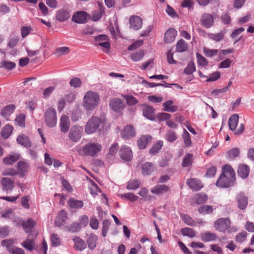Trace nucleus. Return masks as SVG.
I'll return each mask as SVG.
<instances>
[{
	"label": "nucleus",
	"instance_id": "1",
	"mask_svg": "<svg viewBox=\"0 0 254 254\" xmlns=\"http://www.w3.org/2000/svg\"><path fill=\"white\" fill-rule=\"evenodd\" d=\"M100 99V96L97 92L88 91L84 95L83 106L86 110L93 111L98 106Z\"/></svg>",
	"mask_w": 254,
	"mask_h": 254
},
{
	"label": "nucleus",
	"instance_id": "2",
	"mask_svg": "<svg viewBox=\"0 0 254 254\" xmlns=\"http://www.w3.org/2000/svg\"><path fill=\"white\" fill-rule=\"evenodd\" d=\"M231 222L228 218H221L216 220L214 224L216 230L223 233H232L237 231L234 226H231Z\"/></svg>",
	"mask_w": 254,
	"mask_h": 254
},
{
	"label": "nucleus",
	"instance_id": "3",
	"mask_svg": "<svg viewBox=\"0 0 254 254\" xmlns=\"http://www.w3.org/2000/svg\"><path fill=\"white\" fill-rule=\"evenodd\" d=\"M102 148L101 144L96 142H90L84 147L78 149V152L80 155L94 156L99 152Z\"/></svg>",
	"mask_w": 254,
	"mask_h": 254
},
{
	"label": "nucleus",
	"instance_id": "4",
	"mask_svg": "<svg viewBox=\"0 0 254 254\" xmlns=\"http://www.w3.org/2000/svg\"><path fill=\"white\" fill-rule=\"evenodd\" d=\"M104 125V122L100 118L93 116L87 121L85 126V131L87 134H91L98 129L101 130Z\"/></svg>",
	"mask_w": 254,
	"mask_h": 254
},
{
	"label": "nucleus",
	"instance_id": "5",
	"mask_svg": "<svg viewBox=\"0 0 254 254\" xmlns=\"http://www.w3.org/2000/svg\"><path fill=\"white\" fill-rule=\"evenodd\" d=\"M45 120L46 124L48 127H55L57 122V113L55 109H48L45 113Z\"/></svg>",
	"mask_w": 254,
	"mask_h": 254
},
{
	"label": "nucleus",
	"instance_id": "6",
	"mask_svg": "<svg viewBox=\"0 0 254 254\" xmlns=\"http://www.w3.org/2000/svg\"><path fill=\"white\" fill-rule=\"evenodd\" d=\"M83 128L81 127L74 126L69 130L68 137L73 142H77L81 137Z\"/></svg>",
	"mask_w": 254,
	"mask_h": 254
},
{
	"label": "nucleus",
	"instance_id": "7",
	"mask_svg": "<svg viewBox=\"0 0 254 254\" xmlns=\"http://www.w3.org/2000/svg\"><path fill=\"white\" fill-rule=\"evenodd\" d=\"M235 181V178L221 175L216 183V185L219 188H229L234 185Z\"/></svg>",
	"mask_w": 254,
	"mask_h": 254
},
{
	"label": "nucleus",
	"instance_id": "8",
	"mask_svg": "<svg viewBox=\"0 0 254 254\" xmlns=\"http://www.w3.org/2000/svg\"><path fill=\"white\" fill-rule=\"evenodd\" d=\"M214 17L210 13H204L202 14L200 21L201 24L206 28L211 27L214 23Z\"/></svg>",
	"mask_w": 254,
	"mask_h": 254
},
{
	"label": "nucleus",
	"instance_id": "9",
	"mask_svg": "<svg viewBox=\"0 0 254 254\" xmlns=\"http://www.w3.org/2000/svg\"><path fill=\"white\" fill-rule=\"evenodd\" d=\"M121 158L126 161H129L132 158V153L131 149L127 146H123L119 151Z\"/></svg>",
	"mask_w": 254,
	"mask_h": 254
},
{
	"label": "nucleus",
	"instance_id": "10",
	"mask_svg": "<svg viewBox=\"0 0 254 254\" xmlns=\"http://www.w3.org/2000/svg\"><path fill=\"white\" fill-rule=\"evenodd\" d=\"M109 106L112 110L116 112H119L125 108L124 104L122 100L117 98H113L110 100Z\"/></svg>",
	"mask_w": 254,
	"mask_h": 254
},
{
	"label": "nucleus",
	"instance_id": "11",
	"mask_svg": "<svg viewBox=\"0 0 254 254\" xmlns=\"http://www.w3.org/2000/svg\"><path fill=\"white\" fill-rule=\"evenodd\" d=\"M37 236V232H34L33 235L29 234L28 238L21 244L22 246L29 251L33 250L35 247L34 240Z\"/></svg>",
	"mask_w": 254,
	"mask_h": 254
},
{
	"label": "nucleus",
	"instance_id": "12",
	"mask_svg": "<svg viewBox=\"0 0 254 254\" xmlns=\"http://www.w3.org/2000/svg\"><path fill=\"white\" fill-rule=\"evenodd\" d=\"M129 20L130 28L134 30H138L142 27V20L139 16L136 15L131 16L130 17Z\"/></svg>",
	"mask_w": 254,
	"mask_h": 254
},
{
	"label": "nucleus",
	"instance_id": "13",
	"mask_svg": "<svg viewBox=\"0 0 254 254\" xmlns=\"http://www.w3.org/2000/svg\"><path fill=\"white\" fill-rule=\"evenodd\" d=\"M200 237L202 241L207 243L215 241L217 238V235L215 233L205 231L200 233Z\"/></svg>",
	"mask_w": 254,
	"mask_h": 254
},
{
	"label": "nucleus",
	"instance_id": "14",
	"mask_svg": "<svg viewBox=\"0 0 254 254\" xmlns=\"http://www.w3.org/2000/svg\"><path fill=\"white\" fill-rule=\"evenodd\" d=\"M60 127L63 133H66L70 127V121L68 117L62 115L60 119Z\"/></svg>",
	"mask_w": 254,
	"mask_h": 254
},
{
	"label": "nucleus",
	"instance_id": "15",
	"mask_svg": "<svg viewBox=\"0 0 254 254\" xmlns=\"http://www.w3.org/2000/svg\"><path fill=\"white\" fill-rule=\"evenodd\" d=\"M177 31L173 28L168 29L164 35V41L166 43H171L173 42L177 36Z\"/></svg>",
	"mask_w": 254,
	"mask_h": 254
},
{
	"label": "nucleus",
	"instance_id": "16",
	"mask_svg": "<svg viewBox=\"0 0 254 254\" xmlns=\"http://www.w3.org/2000/svg\"><path fill=\"white\" fill-rule=\"evenodd\" d=\"M135 135V131L133 127L130 125L126 126L121 132L122 137L125 139H128Z\"/></svg>",
	"mask_w": 254,
	"mask_h": 254
},
{
	"label": "nucleus",
	"instance_id": "17",
	"mask_svg": "<svg viewBox=\"0 0 254 254\" xmlns=\"http://www.w3.org/2000/svg\"><path fill=\"white\" fill-rule=\"evenodd\" d=\"M72 20L77 23H83L86 21L87 13L81 11H77L73 14Z\"/></svg>",
	"mask_w": 254,
	"mask_h": 254
},
{
	"label": "nucleus",
	"instance_id": "18",
	"mask_svg": "<svg viewBox=\"0 0 254 254\" xmlns=\"http://www.w3.org/2000/svg\"><path fill=\"white\" fill-rule=\"evenodd\" d=\"M187 184L191 189L195 191L199 190L203 187L200 181L196 179H188Z\"/></svg>",
	"mask_w": 254,
	"mask_h": 254
},
{
	"label": "nucleus",
	"instance_id": "19",
	"mask_svg": "<svg viewBox=\"0 0 254 254\" xmlns=\"http://www.w3.org/2000/svg\"><path fill=\"white\" fill-rule=\"evenodd\" d=\"M169 190V187L165 185H157L151 190V192L156 195H162Z\"/></svg>",
	"mask_w": 254,
	"mask_h": 254
},
{
	"label": "nucleus",
	"instance_id": "20",
	"mask_svg": "<svg viewBox=\"0 0 254 254\" xmlns=\"http://www.w3.org/2000/svg\"><path fill=\"white\" fill-rule=\"evenodd\" d=\"M35 225V222L32 219H29L26 222H23L22 223V226L25 231L26 233H28L29 234H31V235H33L34 232H36L32 230Z\"/></svg>",
	"mask_w": 254,
	"mask_h": 254
},
{
	"label": "nucleus",
	"instance_id": "21",
	"mask_svg": "<svg viewBox=\"0 0 254 254\" xmlns=\"http://www.w3.org/2000/svg\"><path fill=\"white\" fill-rule=\"evenodd\" d=\"M237 200L239 208L242 210L245 209L248 205V198L241 192L237 195Z\"/></svg>",
	"mask_w": 254,
	"mask_h": 254
},
{
	"label": "nucleus",
	"instance_id": "22",
	"mask_svg": "<svg viewBox=\"0 0 254 254\" xmlns=\"http://www.w3.org/2000/svg\"><path fill=\"white\" fill-rule=\"evenodd\" d=\"M67 217L66 212L64 210L61 211L55 220L56 225L60 227L64 225Z\"/></svg>",
	"mask_w": 254,
	"mask_h": 254
},
{
	"label": "nucleus",
	"instance_id": "23",
	"mask_svg": "<svg viewBox=\"0 0 254 254\" xmlns=\"http://www.w3.org/2000/svg\"><path fill=\"white\" fill-rule=\"evenodd\" d=\"M154 170V165L150 162H146L141 166L142 173L144 176L149 175Z\"/></svg>",
	"mask_w": 254,
	"mask_h": 254
},
{
	"label": "nucleus",
	"instance_id": "24",
	"mask_svg": "<svg viewBox=\"0 0 254 254\" xmlns=\"http://www.w3.org/2000/svg\"><path fill=\"white\" fill-rule=\"evenodd\" d=\"M1 184L4 190L11 191L14 187V183L11 180L8 178H3L1 179Z\"/></svg>",
	"mask_w": 254,
	"mask_h": 254
},
{
	"label": "nucleus",
	"instance_id": "25",
	"mask_svg": "<svg viewBox=\"0 0 254 254\" xmlns=\"http://www.w3.org/2000/svg\"><path fill=\"white\" fill-rule=\"evenodd\" d=\"M174 101L172 100L167 101L164 103L162 105L164 110L166 112H169L171 113L175 112L178 110V107L177 106L173 105Z\"/></svg>",
	"mask_w": 254,
	"mask_h": 254
},
{
	"label": "nucleus",
	"instance_id": "26",
	"mask_svg": "<svg viewBox=\"0 0 254 254\" xmlns=\"http://www.w3.org/2000/svg\"><path fill=\"white\" fill-rule=\"evenodd\" d=\"M70 16L69 12L64 9H60L57 12V19L59 21H64L67 20Z\"/></svg>",
	"mask_w": 254,
	"mask_h": 254
},
{
	"label": "nucleus",
	"instance_id": "27",
	"mask_svg": "<svg viewBox=\"0 0 254 254\" xmlns=\"http://www.w3.org/2000/svg\"><path fill=\"white\" fill-rule=\"evenodd\" d=\"M239 176L243 179L247 178L249 174V167L247 165H241L238 169Z\"/></svg>",
	"mask_w": 254,
	"mask_h": 254
},
{
	"label": "nucleus",
	"instance_id": "28",
	"mask_svg": "<svg viewBox=\"0 0 254 254\" xmlns=\"http://www.w3.org/2000/svg\"><path fill=\"white\" fill-rule=\"evenodd\" d=\"M239 118L238 115L236 114H233L230 117L229 120L228 125L231 130L234 131L236 130L238 124Z\"/></svg>",
	"mask_w": 254,
	"mask_h": 254
},
{
	"label": "nucleus",
	"instance_id": "29",
	"mask_svg": "<svg viewBox=\"0 0 254 254\" xmlns=\"http://www.w3.org/2000/svg\"><path fill=\"white\" fill-rule=\"evenodd\" d=\"M143 115L148 119L152 120L153 119V114L154 110L153 108L149 105H145L142 109Z\"/></svg>",
	"mask_w": 254,
	"mask_h": 254
},
{
	"label": "nucleus",
	"instance_id": "30",
	"mask_svg": "<svg viewBox=\"0 0 254 254\" xmlns=\"http://www.w3.org/2000/svg\"><path fill=\"white\" fill-rule=\"evenodd\" d=\"M15 109V105H8L2 109L0 112V115L4 118L7 119L9 117V116L13 112Z\"/></svg>",
	"mask_w": 254,
	"mask_h": 254
},
{
	"label": "nucleus",
	"instance_id": "31",
	"mask_svg": "<svg viewBox=\"0 0 254 254\" xmlns=\"http://www.w3.org/2000/svg\"><path fill=\"white\" fill-rule=\"evenodd\" d=\"M20 158V155L17 153L11 154L3 159L2 162L5 165H11Z\"/></svg>",
	"mask_w": 254,
	"mask_h": 254
},
{
	"label": "nucleus",
	"instance_id": "32",
	"mask_svg": "<svg viewBox=\"0 0 254 254\" xmlns=\"http://www.w3.org/2000/svg\"><path fill=\"white\" fill-rule=\"evenodd\" d=\"M67 204L71 208L74 209L81 208L83 206L82 201L74 198L69 199L67 201Z\"/></svg>",
	"mask_w": 254,
	"mask_h": 254
},
{
	"label": "nucleus",
	"instance_id": "33",
	"mask_svg": "<svg viewBox=\"0 0 254 254\" xmlns=\"http://www.w3.org/2000/svg\"><path fill=\"white\" fill-rule=\"evenodd\" d=\"M221 175H224V176H228L230 178H235V172L231 166L229 164H226L223 167Z\"/></svg>",
	"mask_w": 254,
	"mask_h": 254
},
{
	"label": "nucleus",
	"instance_id": "34",
	"mask_svg": "<svg viewBox=\"0 0 254 254\" xmlns=\"http://www.w3.org/2000/svg\"><path fill=\"white\" fill-rule=\"evenodd\" d=\"M29 168L28 164L24 161H20L18 163V174L21 177H23L24 173L28 171Z\"/></svg>",
	"mask_w": 254,
	"mask_h": 254
},
{
	"label": "nucleus",
	"instance_id": "35",
	"mask_svg": "<svg viewBox=\"0 0 254 254\" xmlns=\"http://www.w3.org/2000/svg\"><path fill=\"white\" fill-rule=\"evenodd\" d=\"M17 141L19 144L26 147H29L31 146L29 138L25 135H19L17 138Z\"/></svg>",
	"mask_w": 254,
	"mask_h": 254
},
{
	"label": "nucleus",
	"instance_id": "36",
	"mask_svg": "<svg viewBox=\"0 0 254 254\" xmlns=\"http://www.w3.org/2000/svg\"><path fill=\"white\" fill-rule=\"evenodd\" d=\"M74 247L78 251H82L86 248L85 242L80 238L76 237L73 239Z\"/></svg>",
	"mask_w": 254,
	"mask_h": 254
},
{
	"label": "nucleus",
	"instance_id": "37",
	"mask_svg": "<svg viewBox=\"0 0 254 254\" xmlns=\"http://www.w3.org/2000/svg\"><path fill=\"white\" fill-rule=\"evenodd\" d=\"M13 130L12 126L7 125L5 126L1 131V134L3 138H7L11 134Z\"/></svg>",
	"mask_w": 254,
	"mask_h": 254
},
{
	"label": "nucleus",
	"instance_id": "38",
	"mask_svg": "<svg viewBox=\"0 0 254 254\" xmlns=\"http://www.w3.org/2000/svg\"><path fill=\"white\" fill-rule=\"evenodd\" d=\"M188 49V44L183 39L179 40L176 44V51L178 52H183Z\"/></svg>",
	"mask_w": 254,
	"mask_h": 254
},
{
	"label": "nucleus",
	"instance_id": "39",
	"mask_svg": "<svg viewBox=\"0 0 254 254\" xmlns=\"http://www.w3.org/2000/svg\"><path fill=\"white\" fill-rule=\"evenodd\" d=\"M182 234L184 236H187L190 238H194L195 235V232L191 228L185 227L181 230Z\"/></svg>",
	"mask_w": 254,
	"mask_h": 254
},
{
	"label": "nucleus",
	"instance_id": "40",
	"mask_svg": "<svg viewBox=\"0 0 254 254\" xmlns=\"http://www.w3.org/2000/svg\"><path fill=\"white\" fill-rule=\"evenodd\" d=\"M165 138L168 142H173L177 138V133L173 130H168L166 132Z\"/></svg>",
	"mask_w": 254,
	"mask_h": 254
},
{
	"label": "nucleus",
	"instance_id": "41",
	"mask_svg": "<svg viewBox=\"0 0 254 254\" xmlns=\"http://www.w3.org/2000/svg\"><path fill=\"white\" fill-rule=\"evenodd\" d=\"M182 137L186 147H190L191 144V141L189 133L185 129H184V132L182 134Z\"/></svg>",
	"mask_w": 254,
	"mask_h": 254
},
{
	"label": "nucleus",
	"instance_id": "42",
	"mask_svg": "<svg viewBox=\"0 0 254 254\" xmlns=\"http://www.w3.org/2000/svg\"><path fill=\"white\" fill-rule=\"evenodd\" d=\"M240 150L237 147L233 148L227 152L228 157L230 159H234L240 155Z\"/></svg>",
	"mask_w": 254,
	"mask_h": 254
},
{
	"label": "nucleus",
	"instance_id": "43",
	"mask_svg": "<svg viewBox=\"0 0 254 254\" xmlns=\"http://www.w3.org/2000/svg\"><path fill=\"white\" fill-rule=\"evenodd\" d=\"M163 144L162 141L160 140L156 143L154 144L149 150V153L154 155L157 153L158 151L162 148Z\"/></svg>",
	"mask_w": 254,
	"mask_h": 254
},
{
	"label": "nucleus",
	"instance_id": "44",
	"mask_svg": "<svg viewBox=\"0 0 254 254\" xmlns=\"http://www.w3.org/2000/svg\"><path fill=\"white\" fill-rule=\"evenodd\" d=\"M207 199V196L205 194H197L194 196L195 203L197 204L204 203Z\"/></svg>",
	"mask_w": 254,
	"mask_h": 254
},
{
	"label": "nucleus",
	"instance_id": "45",
	"mask_svg": "<svg viewBox=\"0 0 254 254\" xmlns=\"http://www.w3.org/2000/svg\"><path fill=\"white\" fill-rule=\"evenodd\" d=\"M25 115L23 114H21L17 116L15 119V124L19 127H25Z\"/></svg>",
	"mask_w": 254,
	"mask_h": 254
},
{
	"label": "nucleus",
	"instance_id": "46",
	"mask_svg": "<svg viewBox=\"0 0 254 254\" xmlns=\"http://www.w3.org/2000/svg\"><path fill=\"white\" fill-rule=\"evenodd\" d=\"M213 209L211 206L205 205L200 207L198 211L202 214H210L213 212Z\"/></svg>",
	"mask_w": 254,
	"mask_h": 254
},
{
	"label": "nucleus",
	"instance_id": "47",
	"mask_svg": "<svg viewBox=\"0 0 254 254\" xmlns=\"http://www.w3.org/2000/svg\"><path fill=\"white\" fill-rule=\"evenodd\" d=\"M16 64L14 62L3 61L0 63V68L4 67L7 70H11L14 68Z\"/></svg>",
	"mask_w": 254,
	"mask_h": 254
},
{
	"label": "nucleus",
	"instance_id": "48",
	"mask_svg": "<svg viewBox=\"0 0 254 254\" xmlns=\"http://www.w3.org/2000/svg\"><path fill=\"white\" fill-rule=\"evenodd\" d=\"M192 161V155L187 153L183 158L182 165L184 167H187L190 165Z\"/></svg>",
	"mask_w": 254,
	"mask_h": 254
},
{
	"label": "nucleus",
	"instance_id": "49",
	"mask_svg": "<svg viewBox=\"0 0 254 254\" xmlns=\"http://www.w3.org/2000/svg\"><path fill=\"white\" fill-rule=\"evenodd\" d=\"M144 55L143 51L138 50L131 55V58L134 62H137L141 60Z\"/></svg>",
	"mask_w": 254,
	"mask_h": 254
},
{
	"label": "nucleus",
	"instance_id": "50",
	"mask_svg": "<svg viewBox=\"0 0 254 254\" xmlns=\"http://www.w3.org/2000/svg\"><path fill=\"white\" fill-rule=\"evenodd\" d=\"M140 184V183L139 181L132 180L128 182L127 188L128 190H135L139 188Z\"/></svg>",
	"mask_w": 254,
	"mask_h": 254
},
{
	"label": "nucleus",
	"instance_id": "51",
	"mask_svg": "<svg viewBox=\"0 0 254 254\" xmlns=\"http://www.w3.org/2000/svg\"><path fill=\"white\" fill-rule=\"evenodd\" d=\"M148 143V138L147 136H143L140 137L137 141V145L139 149H144Z\"/></svg>",
	"mask_w": 254,
	"mask_h": 254
},
{
	"label": "nucleus",
	"instance_id": "52",
	"mask_svg": "<svg viewBox=\"0 0 254 254\" xmlns=\"http://www.w3.org/2000/svg\"><path fill=\"white\" fill-rule=\"evenodd\" d=\"M181 216L183 220L187 225L190 226H193L195 225V221L189 215L187 214H181Z\"/></svg>",
	"mask_w": 254,
	"mask_h": 254
},
{
	"label": "nucleus",
	"instance_id": "53",
	"mask_svg": "<svg viewBox=\"0 0 254 254\" xmlns=\"http://www.w3.org/2000/svg\"><path fill=\"white\" fill-rule=\"evenodd\" d=\"M195 70V66L193 62H191L189 63L188 66L184 70V72L188 74H192Z\"/></svg>",
	"mask_w": 254,
	"mask_h": 254
},
{
	"label": "nucleus",
	"instance_id": "54",
	"mask_svg": "<svg viewBox=\"0 0 254 254\" xmlns=\"http://www.w3.org/2000/svg\"><path fill=\"white\" fill-rule=\"evenodd\" d=\"M111 222L108 220H104L103 222L102 235L103 237H105L109 230Z\"/></svg>",
	"mask_w": 254,
	"mask_h": 254
},
{
	"label": "nucleus",
	"instance_id": "55",
	"mask_svg": "<svg viewBox=\"0 0 254 254\" xmlns=\"http://www.w3.org/2000/svg\"><path fill=\"white\" fill-rule=\"evenodd\" d=\"M121 197L125 198L131 201L134 202L138 199V197L137 195H134L133 193L128 192L121 194Z\"/></svg>",
	"mask_w": 254,
	"mask_h": 254
},
{
	"label": "nucleus",
	"instance_id": "56",
	"mask_svg": "<svg viewBox=\"0 0 254 254\" xmlns=\"http://www.w3.org/2000/svg\"><path fill=\"white\" fill-rule=\"evenodd\" d=\"M125 98L127 101V104L129 106H132L137 103L138 101L132 95H125Z\"/></svg>",
	"mask_w": 254,
	"mask_h": 254
},
{
	"label": "nucleus",
	"instance_id": "57",
	"mask_svg": "<svg viewBox=\"0 0 254 254\" xmlns=\"http://www.w3.org/2000/svg\"><path fill=\"white\" fill-rule=\"evenodd\" d=\"M224 33L222 32L217 34H211L209 36L210 38L215 41L216 42H219L224 38Z\"/></svg>",
	"mask_w": 254,
	"mask_h": 254
},
{
	"label": "nucleus",
	"instance_id": "58",
	"mask_svg": "<svg viewBox=\"0 0 254 254\" xmlns=\"http://www.w3.org/2000/svg\"><path fill=\"white\" fill-rule=\"evenodd\" d=\"M51 241L53 246L57 247L61 244L60 238L55 234H52Z\"/></svg>",
	"mask_w": 254,
	"mask_h": 254
},
{
	"label": "nucleus",
	"instance_id": "59",
	"mask_svg": "<svg viewBox=\"0 0 254 254\" xmlns=\"http://www.w3.org/2000/svg\"><path fill=\"white\" fill-rule=\"evenodd\" d=\"M8 251L12 254H24V251L23 249L15 246L9 247L8 248Z\"/></svg>",
	"mask_w": 254,
	"mask_h": 254
},
{
	"label": "nucleus",
	"instance_id": "60",
	"mask_svg": "<svg viewBox=\"0 0 254 254\" xmlns=\"http://www.w3.org/2000/svg\"><path fill=\"white\" fill-rule=\"evenodd\" d=\"M19 40V37L18 36L11 37L8 43V46L11 48L14 47L17 45Z\"/></svg>",
	"mask_w": 254,
	"mask_h": 254
},
{
	"label": "nucleus",
	"instance_id": "61",
	"mask_svg": "<svg viewBox=\"0 0 254 254\" xmlns=\"http://www.w3.org/2000/svg\"><path fill=\"white\" fill-rule=\"evenodd\" d=\"M69 52V49L67 47H62L58 48L56 50V54L58 56H61L63 54H67Z\"/></svg>",
	"mask_w": 254,
	"mask_h": 254
},
{
	"label": "nucleus",
	"instance_id": "62",
	"mask_svg": "<svg viewBox=\"0 0 254 254\" xmlns=\"http://www.w3.org/2000/svg\"><path fill=\"white\" fill-rule=\"evenodd\" d=\"M203 51L205 54V55L207 57H212L214 56L217 55L218 53V50L215 49H209L207 48H204L203 49Z\"/></svg>",
	"mask_w": 254,
	"mask_h": 254
},
{
	"label": "nucleus",
	"instance_id": "63",
	"mask_svg": "<svg viewBox=\"0 0 254 254\" xmlns=\"http://www.w3.org/2000/svg\"><path fill=\"white\" fill-rule=\"evenodd\" d=\"M196 58L198 64L202 66L207 65L208 63L206 59L199 53L196 54Z\"/></svg>",
	"mask_w": 254,
	"mask_h": 254
},
{
	"label": "nucleus",
	"instance_id": "64",
	"mask_svg": "<svg viewBox=\"0 0 254 254\" xmlns=\"http://www.w3.org/2000/svg\"><path fill=\"white\" fill-rule=\"evenodd\" d=\"M69 83L71 86L76 88L80 86L81 81L79 78L74 77L70 80Z\"/></svg>",
	"mask_w": 254,
	"mask_h": 254
}]
</instances>
